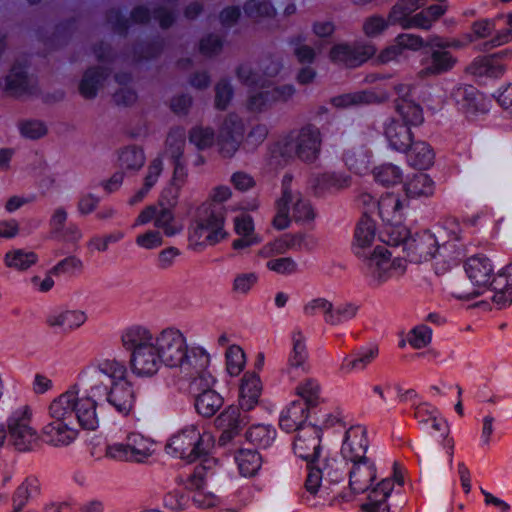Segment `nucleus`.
Listing matches in <instances>:
<instances>
[{
    "label": "nucleus",
    "mask_w": 512,
    "mask_h": 512,
    "mask_svg": "<svg viewBox=\"0 0 512 512\" xmlns=\"http://www.w3.org/2000/svg\"><path fill=\"white\" fill-rule=\"evenodd\" d=\"M245 365V354L241 347L230 346L226 351V369L231 376L239 375Z\"/></svg>",
    "instance_id": "0e129e2a"
},
{
    "label": "nucleus",
    "mask_w": 512,
    "mask_h": 512,
    "mask_svg": "<svg viewBox=\"0 0 512 512\" xmlns=\"http://www.w3.org/2000/svg\"><path fill=\"white\" fill-rule=\"evenodd\" d=\"M405 153L409 166L415 169L426 170L434 163L435 153L424 141H413Z\"/></svg>",
    "instance_id": "f704fd0d"
},
{
    "label": "nucleus",
    "mask_w": 512,
    "mask_h": 512,
    "mask_svg": "<svg viewBox=\"0 0 512 512\" xmlns=\"http://www.w3.org/2000/svg\"><path fill=\"white\" fill-rule=\"evenodd\" d=\"M155 227L162 229L166 236H174L181 231V226L175 222L174 214L171 209L162 208L154 221Z\"/></svg>",
    "instance_id": "e2e57ef3"
},
{
    "label": "nucleus",
    "mask_w": 512,
    "mask_h": 512,
    "mask_svg": "<svg viewBox=\"0 0 512 512\" xmlns=\"http://www.w3.org/2000/svg\"><path fill=\"white\" fill-rule=\"evenodd\" d=\"M244 135V124L236 114H229L221 128L218 136L220 154L225 158L232 157L238 150Z\"/></svg>",
    "instance_id": "2eb2a0df"
},
{
    "label": "nucleus",
    "mask_w": 512,
    "mask_h": 512,
    "mask_svg": "<svg viewBox=\"0 0 512 512\" xmlns=\"http://www.w3.org/2000/svg\"><path fill=\"white\" fill-rule=\"evenodd\" d=\"M231 194L228 186H217L212 190L210 198L197 208L194 226L189 232V241L192 244L213 246L227 236L224 230L226 211L223 202Z\"/></svg>",
    "instance_id": "39448f33"
},
{
    "label": "nucleus",
    "mask_w": 512,
    "mask_h": 512,
    "mask_svg": "<svg viewBox=\"0 0 512 512\" xmlns=\"http://www.w3.org/2000/svg\"><path fill=\"white\" fill-rule=\"evenodd\" d=\"M262 392V383L258 374L246 372L239 388V405L244 411L252 410L259 401Z\"/></svg>",
    "instance_id": "393cba45"
},
{
    "label": "nucleus",
    "mask_w": 512,
    "mask_h": 512,
    "mask_svg": "<svg viewBox=\"0 0 512 512\" xmlns=\"http://www.w3.org/2000/svg\"><path fill=\"white\" fill-rule=\"evenodd\" d=\"M396 110L400 115L402 122L409 126H419L424 121L423 110L420 105L407 99L396 101Z\"/></svg>",
    "instance_id": "09e8293b"
},
{
    "label": "nucleus",
    "mask_w": 512,
    "mask_h": 512,
    "mask_svg": "<svg viewBox=\"0 0 512 512\" xmlns=\"http://www.w3.org/2000/svg\"><path fill=\"white\" fill-rule=\"evenodd\" d=\"M489 285L494 291L492 301L499 309L512 304V284H508L504 276H494Z\"/></svg>",
    "instance_id": "3c124183"
},
{
    "label": "nucleus",
    "mask_w": 512,
    "mask_h": 512,
    "mask_svg": "<svg viewBox=\"0 0 512 512\" xmlns=\"http://www.w3.org/2000/svg\"><path fill=\"white\" fill-rule=\"evenodd\" d=\"M343 160L348 169L357 175H364L370 169L369 159L363 151H347Z\"/></svg>",
    "instance_id": "680f3d73"
},
{
    "label": "nucleus",
    "mask_w": 512,
    "mask_h": 512,
    "mask_svg": "<svg viewBox=\"0 0 512 512\" xmlns=\"http://www.w3.org/2000/svg\"><path fill=\"white\" fill-rule=\"evenodd\" d=\"M507 28L497 30L495 35L488 41H484L478 47L480 51L487 52L494 48L512 42V10L506 14Z\"/></svg>",
    "instance_id": "864d4df0"
},
{
    "label": "nucleus",
    "mask_w": 512,
    "mask_h": 512,
    "mask_svg": "<svg viewBox=\"0 0 512 512\" xmlns=\"http://www.w3.org/2000/svg\"><path fill=\"white\" fill-rule=\"evenodd\" d=\"M320 145L319 129L308 124L299 131H291L270 147V163L282 166L294 155L302 161L313 162L319 155Z\"/></svg>",
    "instance_id": "423d86ee"
},
{
    "label": "nucleus",
    "mask_w": 512,
    "mask_h": 512,
    "mask_svg": "<svg viewBox=\"0 0 512 512\" xmlns=\"http://www.w3.org/2000/svg\"><path fill=\"white\" fill-rule=\"evenodd\" d=\"M239 472L244 477L254 476L262 465V457L256 450L240 449L235 455Z\"/></svg>",
    "instance_id": "a18cd8bd"
},
{
    "label": "nucleus",
    "mask_w": 512,
    "mask_h": 512,
    "mask_svg": "<svg viewBox=\"0 0 512 512\" xmlns=\"http://www.w3.org/2000/svg\"><path fill=\"white\" fill-rule=\"evenodd\" d=\"M465 272L473 284L486 286L492 281L493 266L489 258L475 255L465 262Z\"/></svg>",
    "instance_id": "c85d7f7f"
},
{
    "label": "nucleus",
    "mask_w": 512,
    "mask_h": 512,
    "mask_svg": "<svg viewBox=\"0 0 512 512\" xmlns=\"http://www.w3.org/2000/svg\"><path fill=\"white\" fill-rule=\"evenodd\" d=\"M449 244L439 245L435 234L428 229L416 232L406 241L405 254L412 263H422L433 259L441 250H447Z\"/></svg>",
    "instance_id": "f8f14e48"
},
{
    "label": "nucleus",
    "mask_w": 512,
    "mask_h": 512,
    "mask_svg": "<svg viewBox=\"0 0 512 512\" xmlns=\"http://www.w3.org/2000/svg\"><path fill=\"white\" fill-rule=\"evenodd\" d=\"M409 230L399 223H383V228L379 233V239L388 246L397 247L402 245L405 251L406 241L410 239Z\"/></svg>",
    "instance_id": "37998d69"
},
{
    "label": "nucleus",
    "mask_w": 512,
    "mask_h": 512,
    "mask_svg": "<svg viewBox=\"0 0 512 512\" xmlns=\"http://www.w3.org/2000/svg\"><path fill=\"white\" fill-rule=\"evenodd\" d=\"M427 422L429 423L427 425L428 427L420 429L441 442L443 448L447 449L449 463L452 464L454 454V440L448 437L449 426L447 421L438 412L434 417H432L430 421L428 420Z\"/></svg>",
    "instance_id": "e433bc0d"
},
{
    "label": "nucleus",
    "mask_w": 512,
    "mask_h": 512,
    "mask_svg": "<svg viewBox=\"0 0 512 512\" xmlns=\"http://www.w3.org/2000/svg\"><path fill=\"white\" fill-rule=\"evenodd\" d=\"M40 494V482L37 477L30 475L17 487L13 498L12 512H21L30 499Z\"/></svg>",
    "instance_id": "4c0bfd02"
},
{
    "label": "nucleus",
    "mask_w": 512,
    "mask_h": 512,
    "mask_svg": "<svg viewBox=\"0 0 512 512\" xmlns=\"http://www.w3.org/2000/svg\"><path fill=\"white\" fill-rule=\"evenodd\" d=\"M321 428L315 424H308L299 429L293 442L294 454L309 463L319 462L322 451Z\"/></svg>",
    "instance_id": "ddd939ff"
},
{
    "label": "nucleus",
    "mask_w": 512,
    "mask_h": 512,
    "mask_svg": "<svg viewBox=\"0 0 512 512\" xmlns=\"http://www.w3.org/2000/svg\"><path fill=\"white\" fill-rule=\"evenodd\" d=\"M296 393L309 409L317 407L321 401V386L316 379L308 378L302 381L296 388Z\"/></svg>",
    "instance_id": "de8ad7c7"
},
{
    "label": "nucleus",
    "mask_w": 512,
    "mask_h": 512,
    "mask_svg": "<svg viewBox=\"0 0 512 512\" xmlns=\"http://www.w3.org/2000/svg\"><path fill=\"white\" fill-rule=\"evenodd\" d=\"M293 85L273 87L258 94L252 95L247 101V109L251 112H262L275 102H285L293 96Z\"/></svg>",
    "instance_id": "4be33fe9"
},
{
    "label": "nucleus",
    "mask_w": 512,
    "mask_h": 512,
    "mask_svg": "<svg viewBox=\"0 0 512 512\" xmlns=\"http://www.w3.org/2000/svg\"><path fill=\"white\" fill-rule=\"evenodd\" d=\"M132 372L137 376L151 377L162 367L161 358L156 344L134 352L129 359Z\"/></svg>",
    "instance_id": "a211bd4d"
},
{
    "label": "nucleus",
    "mask_w": 512,
    "mask_h": 512,
    "mask_svg": "<svg viewBox=\"0 0 512 512\" xmlns=\"http://www.w3.org/2000/svg\"><path fill=\"white\" fill-rule=\"evenodd\" d=\"M376 53V48L372 44L356 43L353 45L341 43L334 45L329 53L332 62L343 64L346 67L355 68L370 58Z\"/></svg>",
    "instance_id": "4468645a"
},
{
    "label": "nucleus",
    "mask_w": 512,
    "mask_h": 512,
    "mask_svg": "<svg viewBox=\"0 0 512 512\" xmlns=\"http://www.w3.org/2000/svg\"><path fill=\"white\" fill-rule=\"evenodd\" d=\"M152 447L150 438L130 432L123 440L107 444L105 456L116 461L143 463L152 455Z\"/></svg>",
    "instance_id": "1a4fd4ad"
},
{
    "label": "nucleus",
    "mask_w": 512,
    "mask_h": 512,
    "mask_svg": "<svg viewBox=\"0 0 512 512\" xmlns=\"http://www.w3.org/2000/svg\"><path fill=\"white\" fill-rule=\"evenodd\" d=\"M119 166L127 170H138L145 162V155L141 148L128 146L119 154Z\"/></svg>",
    "instance_id": "5fc2aeb1"
},
{
    "label": "nucleus",
    "mask_w": 512,
    "mask_h": 512,
    "mask_svg": "<svg viewBox=\"0 0 512 512\" xmlns=\"http://www.w3.org/2000/svg\"><path fill=\"white\" fill-rule=\"evenodd\" d=\"M87 320V315L81 310H56L51 312L46 323L52 328H59L63 332H69L81 327Z\"/></svg>",
    "instance_id": "c756f323"
},
{
    "label": "nucleus",
    "mask_w": 512,
    "mask_h": 512,
    "mask_svg": "<svg viewBox=\"0 0 512 512\" xmlns=\"http://www.w3.org/2000/svg\"><path fill=\"white\" fill-rule=\"evenodd\" d=\"M82 269L83 262L79 258L76 256H68L52 267L49 273L54 276L74 275L81 272Z\"/></svg>",
    "instance_id": "338daca9"
},
{
    "label": "nucleus",
    "mask_w": 512,
    "mask_h": 512,
    "mask_svg": "<svg viewBox=\"0 0 512 512\" xmlns=\"http://www.w3.org/2000/svg\"><path fill=\"white\" fill-rule=\"evenodd\" d=\"M395 483L401 486L403 478L395 475L394 478H385L380 481L369 491L367 502L361 505L360 512H390L386 501L393 491Z\"/></svg>",
    "instance_id": "f3484780"
},
{
    "label": "nucleus",
    "mask_w": 512,
    "mask_h": 512,
    "mask_svg": "<svg viewBox=\"0 0 512 512\" xmlns=\"http://www.w3.org/2000/svg\"><path fill=\"white\" fill-rule=\"evenodd\" d=\"M350 178L337 173H323L316 178L315 190L319 193L322 190L341 189L349 186Z\"/></svg>",
    "instance_id": "bf43d9fd"
},
{
    "label": "nucleus",
    "mask_w": 512,
    "mask_h": 512,
    "mask_svg": "<svg viewBox=\"0 0 512 512\" xmlns=\"http://www.w3.org/2000/svg\"><path fill=\"white\" fill-rule=\"evenodd\" d=\"M352 466L349 470V486L355 494L366 492L376 479V467L369 459L350 461Z\"/></svg>",
    "instance_id": "aec40b11"
},
{
    "label": "nucleus",
    "mask_w": 512,
    "mask_h": 512,
    "mask_svg": "<svg viewBox=\"0 0 512 512\" xmlns=\"http://www.w3.org/2000/svg\"><path fill=\"white\" fill-rule=\"evenodd\" d=\"M310 411L311 409L302 400L292 401L281 411L279 417L280 428L287 433L298 432L299 429L308 425L306 421Z\"/></svg>",
    "instance_id": "5701e85b"
},
{
    "label": "nucleus",
    "mask_w": 512,
    "mask_h": 512,
    "mask_svg": "<svg viewBox=\"0 0 512 512\" xmlns=\"http://www.w3.org/2000/svg\"><path fill=\"white\" fill-rule=\"evenodd\" d=\"M277 431L270 424H255L246 431V439L259 448L270 447L276 439Z\"/></svg>",
    "instance_id": "c03bdc74"
},
{
    "label": "nucleus",
    "mask_w": 512,
    "mask_h": 512,
    "mask_svg": "<svg viewBox=\"0 0 512 512\" xmlns=\"http://www.w3.org/2000/svg\"><path fill=\"white\" fill-rule=\"evenodd\" d=\"M369 446L367 430L362 425L351 426L345 433L341 454L346 461L365 459Z\"/></svg>",
    "instance_id": "dca6fc26"
},
{
    "label": "nucleus",
    "mask_w": 512,
    "mask_h": 512,
    "mask_svg": "<svg viewBox=\"0 0 512 512\" xmlns=\"http://www.w3.org/2000/svg\"><path fill=\"white\" fill-rule=\"evenodd\" d=\"M212 445V436L201 432L197 425L191 424L170 437L166 451L175 457L193 462L207 456Z\"/></svg>",
    "instance_id": "6e6552de"
},
{
    "label": "nucleus",
    "mask_w": 512,
    "mask_h": 512,
    "mask_svg": "<svg viewBox=\"0 0 512 512\" xmlns=\"http://www.w3.org/2000/svg\"><path fill=\"white\" fill-rule=\"evenodd\" d=\"M37 260L38 256L36 253L22 249L7 252L4 258L7 267L17 270H26L34 265Z\"/></svg>",
    "instance_id": "603ef678"
},
{
    "label": "nucleus",
    "mask_w": 512,
    "mask_h": 512,
    "mask_svg": "<svg viewBox=\"0 0 512 512\" xmlns=\"http://www.w3.org/2000/svg\"><path fill=\"white\" fill-rule=\"evenodd\" d=\"M375 237V222L364 213L355 227L353 250L363 260L361 269L369 285L378 287L392 277L402 275L406 260L401 257L391 259L392 253L383 246H377L372 253H367Z\"/></svg>",
    "instance_id": "7ed1b4c3"
},
{
    "label": "nucleus",
    "mask_w": 512,
    "mask_h": 512,
    "mask_svg": "<svg viewBox=\"0 0 512 512\" xmlns=\"http://www.w3.org/2000/svg\"><path fill=\"white\" fill-rule=\"evenodd\" d=\"M359 310V307L353 303H342L334 307L326 316V323L332 326L340 325L353 319Z\"/></svg>",
    "instance_id": "6e6d98bb"
},
{
    "label": "nucleus",
    "mask_w": 512,
    "mask_h": 512,
    "mask_svg": "<svg viewBox=\"0 0 512 512\" xmlns=\"http://www.w3.org/2000/svg\"><path fill=\"white\" fill-rule=\"evenodd\" d=\"M293 176L289 173L285 174L282 179V196L276 201L277 213L273 219V226L278 230H283L289 226L290 223V203L293 199L291 194V184Z\"/></svg>",
    "instance_id": "473e14b6"
},
{
    "label": "nucleus",
    "mask_w": 512,
    "mask_h": 512,
    "mask_svg": "<svg viewBox=\"0 0 512 512\" xmlns=\"http://www.w3.org/2000/svg\"><path fill=\"white\" fill-rule=\"evenodd\" d=\"M189 391L196 395L195 408L196 411L204 416H213L223 405V398L211 387L215 379L208 371V367H204L203 371H197L195 375L189 377Z\"/></svg>",
    "instance_id": "9d476101"
},
{
    "label": "nucleus",
    "mask_w": 512,
    "mask_h": 512,
    "mask_svg": "<svg viewBox=\"0 0 512 512\" xmlns=\"http://www.w3.org/2000/svg\"><path fill=\"white\" fill-rule=\"evenodd\" d=\"M457 59L447 50H432L428 57L422 60L421 76L440 75L450 71Z\"/></svg>",
    "instance_id": "7c9ffc66"
},
{
    "label": "nucleus",
    "mask_w": 512,
    "mask_h": 512,
    "mask_svg": "<svg viewBox=\"0 0 512 512\" xmlns=\"http://www.w3.org/2000/svg\"><path fill=\"white\" fill-rule=\"evenodd\" d=\"M110 75V70L105 67L88 68L79 84V92L86 99H93L97 95L99 86Z\"/></svg>",
    "instance_id": "c9c22d12"
},
{
    "label": "nucleus",
    "mask_w": 512,
    "mask_h": 512,
    "mask_svg": "<svg viewBox=\"0 0 512 512\" xmlns=\"http://www.w3.org/2000/svg\"><path fill=\"white\" fill-rule=\"evenodd\" d=\"M237 77L243 84L249 87L269 88L263 76L253 71L247 64H241L237 68Z\"/></svg>",
    "instance_id": "774afa93"
},
{
    "label": "nucleus",
    "mask_w": 512,
    "mask_h": 512,
    "mask_svg": "<svg viewBox=\"0 0 512 512\" xmlns=\"http://www.w3.org/2000/svg\"><path fill=\"white\" fill-rule=\"evenodd\" d=\"M407 201L399 194L386 193L378 200V213L383 223L403 222Z\"/></svg>",
    "instance_id": "bb28decb"
},
{
    "label": "nucleus",
    "mask_w": 512,
    "mask_h": 512,
    "mask_svg": "<svg viewBox=\"0 0 512 512\" xmlns=\"http://www.w3.org/2000/svg\"><path fill=\"white\" fill-rule=\"evenodd\" d=\"M216 427L222 430L220 442L226 443L232 440L244 426V418L241 417L240 408L229 406L225 408L215 420Z\"/></svg>",
    "instance_id": "b1692460"
},
{
    "label": "nucleus",
    "mask_w": 512,
    "mask_h": 512,
    "mask_svg": "<svg viewBox=\"0 0 512 512\" xmlns=\"http://www.w3.org/2000/svg\"><path fill=\"white\" fill-rule=\"evenodd\" d=\"M502 15L496 18H482L474 21L471 24L470 32L467 35L469 42L473 43L478 40H490L496 31V20L501 18Z\"/></svg>",
    "instance_id": "8fccbe9b"
},
{
    "label": "nucleus",
    "mask_w": 512,
    "mask_h": 512,
    "mask_svg": "<svg viewBox=\"0 0 512 512\" xmlns=\"http://www.w3.org/2000/svg\"><path fill=\"white\" fill-rule=\"evenodd\" d=\"M215 466L214 458H204L182 479L185 488L191 491H203L206 488L207 480L214 475Z\"/></svg>",
    "instance_id": "2f4dec72"
},
{
    "label": "nucleus",
    "mask_w": 512,
    "mask_h": 512,
    "mask_svg": "<svg viewBox=\"0 0 512 512\" xmlns=\"http://www.w3.org/2000/svg\"><path fill=\"white\" fill-rule=\"evenodd\" d=\"M456 95L460 97L458 102L467 117L486 114L490 109V101L474 86L460 87Z\"/></svg>",
    "instance_id": "412c9836"
},
{
    "label": "nucleus",
    "mask_w": 512,
    "mask_h": 512,
    "mask_svg": "<svg viewBox=\"0 0 512 512\" xmlns=\"http://www.w3.org/2000/svg\"><path fill=\"white\" fill-rule=\"evenodd\" d=\"M378 355L377 348H365L343 358L340 371L348 374L364 370Z\"/></svg>",
    "instance_id": "ea45409f"
},
{
    "label": "nucleus",
    "mask_w": 512,
    "mask_h": 512,
    "mask_svg": "<svg viewBox=\"0 0 512 512\" xmlns=\"http://www.w3.org/2000/svg\"><path fill=\"white\" fill-rule=\"evenodd\" d=\"M345 459H338L335 457H325L324 459H319V462H316L323 478L328 480L330 483H338L345 478L346 475V466L347 463Z\"/></svg>",
    "instance_id": "49530a36"
},
{
    "label": "nucleus",
    "mask_w": 512,
    "mask_h": 512,
    "mask_svg": "<svg viewBox=\"0 0 512 512\" xmlns=\"http://www.w3.org/2000/svg\"><path fill=\"white\" fill-rule=\"evenodd\" d=\"M406 196L410 198L430 197L435 192V182L425 173L415 174L404 184Z\"/></svg>",
    "instance_id": "79ce46f5"
},
{
    "label": "nucleus",
    "mask_w": 512,
    "mask_h": 512,
    "mask_svg": "<svg viewBox=\"0 0 512 512\" xmlns=\"http://www.w3.org/2000/svg\"><path fill=\"white\" fill-rule=\"evenodd\" d=\"M244 11L247 17L254 20L272 18L276 14V9L269 1L249 0L244 5Z\"/></svg>",
    "instance_id": "13d9d810"
},
{
    "label": "nucleus",
    "mask_w": 512,
    "mask_h": 512,
    "mask_svg": "<svg viewBox=\"0 0 512 512\" xmlns=\"http://www.w3.org/2000/svg\"><path fill=\"white\" fill-rule=\"evenodd\" d=\"M292 348L287 358V372L289 374L298 371L304 372L308 359L306 338L300 329H294L291 334Z\"/></svg>",
    "instance_id": "cd10ccee"
},
{
    "label": "nucleus",
    "mask_w": 512,
    "mask_h": 512,
    "mask_svg": "<svg viewBox=\"0 0 512 512\" xmlns=\"http://www.w3.org/2000/svg\"><path fill=\"white\" fill-rule=\"evenodd\" d=\"M383 100L384 96L380 97L374 91L362 90L335 96L331 99V103L335 107L345 108L352 105L380 103Z\"/></svg>",
    "instance_id": "a19ab883"
},
{
    "label": "nucleus",
    "mask_w": 512,
    "mask_h": 512,
    "mask_svg": "<svg viewBox=\"0 0 512 512\" xmlns=\"http://www.w3.org/2000/svg\"><path fill=\"white\" fill-rule=\"evenodd\" d=\"M375 180L384 186L396 185L402 182V170L391 163L383 164L374 170Z\"/></svg>",
    "instance_id": "4d7b16f0"
},
{
    "label": "nucleus",
    "mask_w": 512,
    "mask_h": 512,
    "mask_svg": "<svg viewBox=\"0 0 512 512\" xmlns=\"http://www.w3.org/2000/svg\"><path fill=\"white\" fill-rule=\"evenodd\" d=\"M421 6L419 0H397L387 15L391 26L428 31L447 11V6L440 3L418 11Z\"/></svg>",
    "instance_id": "0eeeda50"
},
{
    "label": "nucleus",
    "mask_w": 512,
    "mask_h": 512,
    "mask_svg": "<svg viewBox=\"0 0 512 512\" xmlns=\"http://www.w3.org/2000/svg\"><path fill=\"white\" fill-rule=\"evenodd\" d=\"M48 411L50 421L42 428V435L46 443L55 447L68 446L76 440V422L85 430H95L99 424L96 401L81 395L78 385L54 399Z\"/></svg>",
    "instance_id": "f257e3e1"
},
{
    "label": "nucleus",
    "mask_w": 512,
    "mask_h": 512,
    "mask_svg": "<svg viewBox=\"0 0 512 512\" xmlns=\"http://www.w3.org/2000/svg\"><path fill=\"white\" fill-rule=\"evenodd\" d=\"M391 26L389 22V18H384L381 15L375 14L367 17L363 22V33L369 37L373 38L379 36L384 31H386Z\"/></svg>",
    "instance_id": "69168bd1"
},
{
    "label": "nucleus",
    "mask_w": 512,
    "mask_h": 512,
    "mask_svg": "<svg viewBox=\"0 0 512 512\" xmlns=\"http://www.w3.org/2000/svg\"><path fill=\"white\" fill-rule=\"evenodd\" d=\"M4 91L14 97L33 93V85L27 75L26 63H15L5 78Z\"/></svg>",
    "instance_id": "a878e982"
},
{
    "label": "nucleus",
    "mask_w": 512,
    "mask_h": 512,
    "mask_svg": "<svg viewBox=\"0 0 512 512\" xmlns=\"http://www.w3.org/2000/svg\"><path fill=\"white\" fill-rule=\"evenodd\" d=\"M473 74L490 78L502 77L506 70V64L496 59L492 54L475 58L470 66Z\"/></svg>",
    "instance_id": "58836bf2"
},
{
    "label": "nucleus",
    "mask_w": 512,
    "mask_h": 512,
    "mask_svg": "<svg viewBox=\"0 0 512 512\" xmlns=\"http://www.w3.org/2000/svg\"><path fill=\"white\" fill-rule=\"evenodd\" d=\"M79 383L85 387L82 395H89L96 402L105 399L119 413L126 415L134 406L133 387L127 379V368L120 361L105 359L86 367L79 375Z\"/></svg>",
    "instance_id": "f03ea898"
},
{
    "label": "nucleus",
    "mask_w": 512,
    "mask_h": 512,
    "mask_svg": "<svg viewBox=\"0 0 512 512\" xmlns=\"http://www.w3.org/2000/svg\"><path fill=\"white\" fill-rule=\"evenodd\" d=\"M120 340L125 351L132 355L134 352L154 344L156 335L145 325L132 324L121 331Z\"/></svg>",
    "instance_id": "6ab92c4d"
},
{
    "label": "nucleus",
    "mask_w": 512,
    "mask_h": 512,
    "mask_svg": "<svg viewBox=\"0 0 512 512\" xmlns=\"http://www.w3.org/2000/svg\"><path fill=\"white\" fill-rule=\"evenodd\" d=\"M32 410L28 405L14 409L7 419L10 440L19 451L33 449L39 441L37 429L32 425Z\"/></svg>",
    "instance_id": "9b49d317"
},
{
    "label": "nucleus",
    "mask_w": 512,
    "mask_h": 512,
    "mask_svg": "<svg viewBox=\"0 0 512 512\" xmlns=\"http://www.w3.org/2000/svg\"><path fill=\"white\" fill-rule=\"evenodd\" d=\"M385 136L392 149L406 152L413 142L411 126L398 120H391L385 128Z\"/></svg>",
    "instance_id": "72a5a7b5"
},
{
    "label": "nucleus",
    "mask_w": 512,
    "mask_h": 512,
    "mask_svg": "<svg viewBox=\"0 0 512 512\" xmlns=\"http://www.w3.org/2000/svg\"><path fill=\"white\" fill-rule=\"evenodd\" d=\"M156 347L162 365L180 368L187 379L209 367L210 356L202 347L189 348L186 337L177 328L168 327L156 335Z\"/></svg>",
    "instance_id": "20e7f679"
},
{
    "label": "nucleus",
    "mask_w": 512,
    "mask_h": 512,
    "mask_svg": "<svg viewBox=\"0 0 512 512\" xmlns=\"http://www.w3.org/2000/svg\"><path fill=\"white\" fill-rule=\"evenodd\" d=\"M186 134L182 127L172 128L166 139L167 153L170 158L183 157Z\"/></svg>",
    "instance_id": "052dcab7"
}]
</instances>
